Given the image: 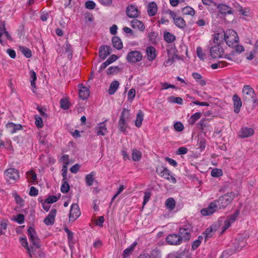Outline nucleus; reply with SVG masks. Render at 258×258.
I'll list each match as a JSON object with an SVG mask.
<instances>
[{
	"label": "nucleus",
	"mask_w": 258,
	"mask_h": 258,
	"mask_svg": "<svg viewBox=\"0 0 258 258\" xmlns=\"http://www.w3.org/2000/svg\"><path fill=\"white\" fill-rule=\"evenodd\" d=\"M242 100L244 103L252 101L253 104L257 102V99L254 90L249 85H244L242 89Z\"/></svg>",
	"instance_id": "obj_1"
},
{
	"label": "nucleus",
	"mask_w": 258,
	"mask_h": 258,
	"mask_svg": "<svg viewBox=\"0 0 258 258\" xmlns=\"http://www.w3.org/2000/svg\"><path fill=\"white\" fill-rule=\"evenodd\" d=\"M235 196L236 194L233 192L227 193L219 197L217 200L214 201V202L218 210L224 209L231 203Z\"/></svg>",
	"instance_id": "obj_2"
},
{
	"label": "nucleus",
	"mask_w": 258,
	"mask_h": 258,
	"mask_svg": "<svg viewBox=\"0 0 258 258\" xmlns=\"http://www.w3.org/2000/svg\"><path fill=\"white\" fill-rule=\"evenodd\" d=\"M224 40L227 45L229 47H234V45L237 44L239 41V37L235 31L229 29L223 32Z\"/></svg>",
	"instance_id": "obj_3"
},
{
	"label": "nucleus",
	"mask_w": 258,
	"mask_h": 258,
	"mask_svg": "<svg viewBox=\"0 0 258 258\" xmlns=\"http://www.w3.org/2000/svg\"><path fill=\"white\" fill-rule=\"evenodd\" d=\"M130 110L123 108L118 123V127L121 132H124L126 131L127 128L126 121L130 119Z\"/></svg>",
	"instance_id": "obj_4"
},
{
	"label": "nucleus",
	"mask_w": 258,
	"mask_h": 258,
	"mask_svg": "<svg viewBox=\"0 0 258 258\" xmlns=\"http://www.w3.org/2000/svg\"><path fill=\"white\" fill-rule=\"evenodd\" d=\"M5 178L10 183L15 182L19 178V172L15 168H9L5 171Z\"/></svg>",
	"instance_id": "obj_5"
},
{
	"label": "nucleus",
	"mask_w": 258,
	"mask_h": 258,
	"mask_svg": "<svg viewBox=\"0 0 258 258\" xmlns=\"http://www.w3.org/2000/svg\"><path fill=\"white\" fill-rule=\"evenodd\" d=\"M27 231L30 241L36 248H39L40 247V245L39 244L40 240L37 235L34 229L32 227H30Z\"/></svg>",
	"instance_id": "obj_6"
},
{
	"label": "nucleus",
	"mask_w": 258,
	"mask_h": 258,
	"mask_svg": "<svg viewBox=\"0 0 258 258\" xmlns=\"http://www.w3.org/2000/svg\"><path fill=\"white\" fill-rule=\"evenodd\" d=\"M142 58V54L139 51L134 50L130 52L127 56L126 59L128 61L135 63L141 60Z\"/></svg>",
	"instance_id": "obj_7"
},
{
	"label": "nucleus",
	"mask_w": 258,
	"mask_h": 258,
	"mask_svg": "<svg viewBox=\"0 0 258 258\" xmlns=\"http://www.w3.org/2000/svg\"><path fill=\"white\" fill-rule=\"evenodd\" d=\"M218 210V207L214 201L211 202L207 208L202 209L201 210V213L204 216H210Z\"/></svg>",
	"instance_id": "obj_8"
},
{
	"label": "nucleus",
	"mask_w": 258,
	"mask_h": 258,
	"mask_svg": "<svg viewBox=\"0 0 258 258\" xmlns=\"http://www.w3.org/2000/svg\"><path fill=\"white\" fill-rule=\"evenodd\" d=\"M81 215V212L77 204H73L71 207L69 221H74L76 220Z\"/></svg>",
	"instance_id": "obj_9"
},
{
	"label": "nucleus",
	"mask_w": 258,
	"mask_h": 258,
	"mask_svg": "<svg viewBox=\"0 0 258 258\" xmlns=\"http://www.w3.org/2000/svg\"><path fill=\"white\" fill-rule=\"evenodd\" d=\"M166 241L170 245H179L182 241V238L178 234H170L166 238Z\"/></svg>",
	"instance_id": "obj_10"
},
{
	"label": "nucleus",
	"mask_w": 258,
	"mask_h": 258,
	"mask_svg": "<svg viewBox=\"0 0 258 258\" xmlns=\"http://www.w3.org/2000/svg\"><path fill=\"white\" fill-rule=\"evenodd\" d=\"M223 52V49L219 44L215 45L210 49V55L213 58L221 57Z\"/></svg>",
	"instance_id": "obj_11"
},
{
	"label": "nucleus",
	"mask_w": 258,
	"mask_h": 258,
	"mask_svg": "<svg viewBox=\"0 0 258 258\" xmlns=\"http://www.w3.org/2000/svg\"><path fill=\"white\" fill-rule=\"evenodd\" d=\"M127 16L131 18H136L140 14L137 7L133 5H129L126 9Z\"/></svg>",
	"instance_id": "obj_12"
},
{
	"label": "nucleus",
	"mask_w": 258,
	"mask_h": 258,
	"mask_svg": "<svg viewBox=\"0 0 258 258\" xmlns=\"http://www.w3.org/2000/svg\"><path fill=\"white\" fill-rule=\"evenodd\" d=\"M112 48L110 46L108 45H103L99 48V57L103 60H104L108 55L110 54L112 52Z\"/></svg>",
	"instance_id": "obj_13"
},
{
	"label": "nucleus",
	"mask_w": 258,
	"mask_h": 258,
	"mask_svg": "<svg viewBox=\"0 0 258 258\" xmlns=\"http://www.w3.org/2000/svg\"><path fill=\"white\" fill-rule=\"evenodd\" d=\"M239 214V211L237 210L233 214L230 215L227 217V220L225 221V224L224 226H223L222 232H223L230 227L231 224L235 221V220L238 216Z\"/></svg>",
	"instance_id": "obj_14"
},
{
	"label": "nucleus",
	"mask_w": 258,
	"mask_h": 258,
	"mask_svg": "<svg viewBox=\"0 0 258 258\" xmlns=\"http://www.w3.org/2000/svg\"><path fill=\"white\" fill-rule=\"evenodd\" d=\"M191 228L190 225L186 226L185 227L180 228L179 229V234L182 240H188L190 238V232Z\"/></svg>",
	"instance_id": "obj_15"
},
{
	"label": "nucleus",
	"mask_w": 258,
	"mask_h": 258,
	"mask_svg": "<svg viewBox=\"0 0 258 258\" xmlns=\"http://www.w3.org/2000/svg\"><path fill=\"white\" fill-rule=\"evenodd\" d=\"M56 214V210L55 209H51L50 213L44 219V223L47 226L53 225L54 223Z\"/></svg>",
	"instance_id": "obj_16"
},
{
	"label": "nucleus",
	"mask_w": 258,
	"mask_h": 258,
	"mask_svg": "<svg viewBox=\"0 0 258 258\" xmlns=\"http://www.w3.org/2000/svg\"><path fill=\"white\" fill-rule=\"evenodd\" d=\"M156 171L160 176L167 180H170V173L167 168L163 166H158L156 167Z\"/></svg>",
	"instance_id": "obj_17"
},
{
	"label": "nucleus",
	"mask_w": 258,
	"mask_h": 258,
	"mask_svg": "<svg viewBox=\"0 0 258 258\" xmlns=\"http://www.w3.org/2000/svg\"><path fill=\"white\" fill-rule=\"evenodd\" d=\"M246 245V241L244 238L239 237L236 238L234 243V250L239 251Z\"/></svg>",
	"instance_id": "obj_18"
},
{
	"label": "nucleus",
	"mask_w": 258,
	"mask_h": 258,
	"mask_svg": "<svg viewBox=\"0 0 258 258\" xmlns=\"http://www.w3.org/2000/svg\"><path fill=\"white\" fill-rule=\"evenodd\" d=\"M217 8L219 10V12L221 14L226 15L233 14V11L232 9L225 4H219L217 6Z\"/></svg>",
	"instance_id": "obj_19"
},
{
	"label": "nucleus",
	"mask_w": 258,
	"mask_h": 258,
	"mask_svg": "<svg viewBox=\"0 0 258 258\" xmlns=\"http://www.w3.org/2000/svg\"><path fill=\"white\" fill-rule=\"evenodd\" d=\"M254 133V131L251 128L244 127L240 130L239 136L241 138H245L251 136Z\"/></svg>",
	"instance_id": "obj_20"
},
{
	"label": "nucleus",
	"mask_w": 258,
	"mask_h": 258,
	"mask_svg": "<svg viewBox=\"0 0 258 258\" xmlns=\"http://www.w3.org/2000/svg\"><path fill=\"white\" fill-rule=\"evenodd\" d=\"M232 100L234 107V111L235 113H237L239 112L242 106V101L240 98L237 94H234L233 96Z\"/></svg>",
	"instance_id": "obj_21"
},
{
	"label": "nucleus",
	"mask_w": 258,
	"mask_h": 258,
	"mask_svg": "<svg viewBox=\"0 0 258 258\" xmlns=\"http://www.w3.org/2000/svg\"><path fill=\"white\" fill-rule=\"evenodd\" d=\"M20 242L23 246H24L26 249L28 253L29 256L30 258H32V253L35 250L33 247H29L28 246V243L26 237H21L20 238Z\"/></svg>",
	"instance_id": "obj_22"
},
{
	"label": "nucleus",
	"mask_w": 258,
	"mask_h": 258,
	"mask_svg": "<svg viewBox=\"0 0 258 258\" xmlns=\"http://www.w3.org/2000/svg\"><path fill=\"white\" fill-rule=\"evenodd\" d=\"M131 26L134 29H138L141 31H144L145 27L142 21L138 19H134L131 21Z\"/></svg>",
	"instance_id": "obj_23"
},
{
	"label": "nucleus",
	"mask_w": 258,
	"mask_h": 258,
	"mask_svg": "<svg viewBox=\"0 0 258 258\" xmlns=\"http://www.w3.org/2000/svg\"><path fill=\"white\" fill-rule=\"evenodd\" d=\"M157 12V6L155 2H151L148 5V13L150 16H155Z\"/></svg>",
	"instance_id": "obj_24"
},
{
	"label": "nucleus",
	"mask_w": 258,
	"mask_h": 258,
	"mask_svg": "<svg viewBox=\"0 0 258 258\" xmlns=\"http://www.w3.org/2000/svg\"><path fill=\"white\" fill-rule=\"evenodd\" d=\"M112 43L114 48L120 50L123 47V44L120 38L117 36H113L112 38Z\"/></svg>",
	"instance_id": "obj_25"
},
{
	"label": "nucleus",
	"mask_w": 258,
	"mask_h": 258,
	"mask_svg": "<svg viewBox=\"0 0 258 258\" xmlns=\"http://www.w3.org/2000/svg\"><path fill=\"white\" fill-rule=\"evenodd\" d=\"M146 52L148 55V60H153L156 58V50L154 47H148L146 49Z\"/></svg>",
	"instance_id": "obj_26"
},
{
	"label": "nucleus",
	"mask_w": 258,
	"mask_h": 258,
	"mask_svg": "<svg viewBox=\"0 0 258 258\" xmlns=\"http://www.w3.org/2000/svg\"><path fill=\"white\" fill-rule=\"evenodd\" d=\"M90 91L86 87H82L79 91V97L83 100L86 99L89 96Z\"/></svg>",
	"instance_id": "obj_27"
},
{
	"label": "nucleus",
	"mask_w": 258,
	"mask_h": 258,
	"mask_svg": "<svg viewBox=\"0 0 258 258\" xmlns=\"http://www.w3.org/2000/svg\"><path fill=\"white\" fill-rule=\"evenodd\" d=\"M96 128L98 136H104L107 132V128L104 122H101Z\"/></svg>",
	"instance_id": "obj_28"
},
{
	"label": "nucleus",
	"mask_w": 258,
	"mask_h": 258,
	"mask_svg": "<svg viewBox=\"0 0 258 258\" xmlns=\"http://www.w3.org/2000/svg\"><path fill=\"white\" fill-rule=\"evenodd\" d=\"M173 21L175 25L179 28H184L186 26L185 21L181 17H177Z\"/></svg>",
	"instance_id": "obj_29"
},
{
	"label": "nucleus",
	"mask_w": 258,
	"mask_h": 258,
	"mask_svg": "<svg viewBox=\"0 0 258 258\" xmlns=\"http://www.w3.org/2000/svg\"><path fill=\"white\" fill-rule=\"evenodd\" d=\"M119 85V82L117 81H113L110 84V87L108 90V93L110 95L113 94L117 88H118Z\"/></svg>",
	"instance_id": "obj_30"
},
{
	"label": "nucleus",
	"mask_w": 258,
	"mask_h": 258,
	"mask_svg": "<svg viewBox=\"0 0 258 258\" xmlns=\"http://www.w3.org/2000/svg\"><path fill=\"white\" fill-rule=\"evenodd\" d=\"M95 175V172H91L89 174L86 175L85 177V181L87 185L90 186L93 184V183L94 180V176Z\"/></svg>",
	"instance_id": "obj_31"
},
{
	"label": "nucleus",
	"mask_w": 258,
	"mask_h": 258,
	"mask_svg": "<svg viewBox=\"0 0 258 258\" xmlns=\"http://www.w3.org/2000/svg\"><path fill=\"white\" fill-rule=\"evenodd\" d=\"M143 118V112L142 111L139 110L137 115L136 120L135 121V125L137 127H140L141 126Z\"/></svg>",
	"instance_id": "obj_32"
},
{
	"label": "nucleus",
	"mask_w": 258,
	"mask_h": 258,
	"mask_svg": "<svg viewBox=\"0 0 258 258\" xmlns=\"http://www.w3.org/2000/svg\"><path fill=\"white\" fill-rule=\"evenodd\" d=\"M26 174L27 179L31 183H33L37 179V174L33 170L28 171Z\"/></svg>",
	"instance_id": "obj_33"
},
{
	"label": "nucleus",
	"mask_w": 258,
	"mask_h": 258,
	"mask_svg": "<svg viewBox=\"0 0 258 258\" xmlns=\"http://www.w3.org/2000/svg\"><path fill=\"white\" fill-rule=\"evenodd\" d=\"M19 48L22 53L27 58H30L32 56V52L29 48L23 46H20Z\"/></svg>",
	"instance_id": "obj_34"
},
{
	"label": "nucleus",
	"mask_w": 258,
	"mask_h": 258,
	"mask_svg": "<svg viewBox=\"0 0 258 258\" xmlns=\"http://www.w3.org/2000/svg\"><path fill=\"white\" fill-rule=\"evenodd\" d=\"M182 13L183 15L194 16L195 14V11L193 8L189 6H186L181 10Z\"/></svg>",
	"instance_id": "obj_35"
},
{
	"label": "nucleus",
	"mask_w": 258,
	"mask_h": 258,
	"mask_svg": "<svg viewBox=\"0 0 258 258\" xmlns=\"http://www.w3.org/2000/svg\"><path fill=\"white\" fill-rule=\"evenodd\" d=\"M165 205L170 210H173L175 206V200L172 198H168L165 202Z\"/></svg>",
	"instance_id": "obj_36"
},
{
	"label": "nucleus",
	"mask_w": 258,
	"mask_h": 258,
	"mask_svg": "<svg viewBox=\"0 0 258 258\" xmlns=\"http://www.w3.org/2000/svg\"><path fill=\"white\" fill-rule=\"evenodd\" d=\"M62 182L60 190L63 194L68 193L70 189V185L67 180H62Z\"/></svg>",
	"instance_id": "obj_37"
},
{
	"label": "nucleus",
	"mask_w": 258,
	"mask_h": 258,
	"mask_svg": "<svg viewBox=\"0 0 258 258\" xmlns=\"http://www.w3.org/2000/svg\"><path fill=\"white\" fill-rule=\"evenodd\" d=\"M229 63L226 62L224 61H219L218 63H213L211 65V67L212 69H217L218 68H222L227 66Z\"/></svg>",
	"instance_id": "obj_38"
},
{
	"label": "nucleus",
	"mask_w": 258,
	"mask_h": 258,
	"mask_svg": "<svg viewBox=\"0 0 258 258\" xmlns=\"http://www.w3.org/2000/svg\"><path fill=\"white\" fill-rule=\"evenodd\" d=\"M164 38L165 40L168 43L172 42L175 40V36L169 32L165 33Z\"/></svg>",
	"instance_id": "obj_39"
},
{
	"label": "nucleus",
	"mask_w": 258,
	"mask_h": 258,
	"mask_svg": "<svg viewBox=\"0 0 258 258\" xmlns=\"http://www.w3.org/2000/svg\"><path fill=\"white\" fill-rule=\"evenodd\" d=\"M61 108L63 109H68L70 107V104L67 98H62L60 100Z\"/></svg>",
	"instance_id": "obj_40"
},
{
	"label": "nucleus",
	"mask_w": 258,
	"mask_h": 258,
	"mask_svg": "<svg viewBox=\"0 0 258 258\" xmlns=\"http://www.w3.org/2000/svg\"><path fill=\"white\" fill-rule=\"evenodd\" d=\"M215 231V230H214L211 227L207 228L205 231V232L203 233L205 237V239L206 240L208 238L211 237Z\"/></svg>",
	"instance_id": "obj_41"
},
{
	"label": "nucleus",
	"mask_w": 258,
	"mask_h": 258,
	"mask_svg": "<svg viewBox=\"0 0 258 258\" xmlns=\"http://www.w3.org/2000/svg\"><path fill=\"white\" fill-rule=\"evenodd\" d=\"M141 153L137 150H134L132 152V159L135 161H139L141 158Z\"/></svg>",
	"instance_id": "obj_42"
},
{
	"label": "nucleus",
	"mask_w": 258,
	"mask_h": 258,
	"mask_svg": "<svg viewBox=\"0 0 258 258\" xmlns=\"http://www.w3.org/2000/svg\"><path fill=\"white\" fill-rule=\"evenodd\" d=\"M201 116V113L200 112H197L192 114L190 118L189 123L191 124H194L195 122L198 120Z\"/></svg>",
	"instance_id": "obj_43"
},
{
	"label": "nucleus",
	"mask_w": 258,
	"mask_h": 258,
	"mask_svg": "<svg viewBox=\"0 0 258 258\" xmlns=\"http://www.w3.org/2000/svg\"><path fill=\"white\" fill-rule=\"evenodd\" d=\"M233 47H234V49L231 51V54H234L235 53H240L244 50L243 46L237 44L234 45Z\"/></svg>",
	"instance_id": "obj_44"
},
{
	"label": "nucleus",
	"mask_w": 258,
	"mask_h": 258,
	"mask_svg": "<svg viewBox=\"0 0 258 258\" xmlns=\"http://www.w3.org/2000/svg\"><path fill=\"white\" fill-rule=\"evenodd\" d=\"M120 71V68L118 66L110 67L107 69V74L108 75H113L117 74Z\"/></svg>",
	"instance_id": "obj_45"
},
{
	"label": "nucleus",
	"mask_w": 258,
	"mask_h": 258,
	"mask_svg": "<svg viewBox=\"0 0 258 258\" xmlns=\"http://www.w3.org/2000/svg\"><path fill=\"white\" fill-rule=\"evenodd\" d=\"M211 174L213 177H218L222 175L223 172L221 169L215 168L212 170Z\"/></svg>",
	"instance_id": "obj_46"
},
{
	"label": "nucleus",
	"mask_w": 258,
	"mask_h": 258,
	"mask_svg": "<svg viewBox=\"0 0 258 258\" xmlns=\"http://www.w3.org/2000/svg\"><path fill=\"white\" fill-rule=\"evenodd\" d=\"M64 231H66V232L68 234V239H69V245H70V246H71V245L73 244V243H74V242L72 241L73 240V233L72 232H71L67 228H64Z\"/></svg>",
	"instance_id": "obj_47"
},
{
	"label": "nucleus",
	"mask_w": 258,
	"mask_h": 258,
	"mask_svg": "<svg viewBox=\"0 0 258 258\" xmlns=\"http://www.w3.org/2000/svg\"><path fill=\"white\" fill-rule=\"evenodd\" d=\"M31 78L32 80L31 81V85L32 87H35V81L36 80L37 77L35 72L31 70L30 72Z\"/></svg>",
	"instance_id": "obj_48"
},
{
	"label": "nucleus",
	"mask_w": 258,
	"mask_h": 258,
	"mask_svg": "<svg viewBox=\"0 0 258 258\" xmlns=\"http://www.w3.org/2000/svg\"><path fill=\"white\" fill-rule=\"evenodd\" d=\"M199 148L201 151H203L206 147V140L204 138H201L199 140L198 143Z\"/></svg>",
	"instance_id": "obj_49"
},
{
	"label": "nucleus",
	"mask_w": 258,
	"mask_h": 258,
	"mask_svg": "<svg viewBox=\"0 0 258 258\" xmlns=\"http://www.w3.org/2000/svg\"><path fill=\"white\" fill-rule=\"evenodd\" d=\"M200 129L203 131L204 128L209 126V121L207 119H202L200 122Z\"/></svg>",
	"instance_id": "obj_50"
},
{
	"label": "nucleus",
	"mask_w": 258,
	"mask_h": 258,
	"mask_svg": "<svg viewBox=\"0 0 258 258\" xmlns=\"http://www.w3.org/2000/svg\"><path fill=\"white\" fill-rule=\"evenodd\" d=\"M58 199L59 198L55 196H50L45 200V202L47 203L52 204L57 202Z\"/></svg>",
	"instance_id": "obj_51"
},
{
	"label": "nucleus",
	"mask_w": 258,
	"mask_h": 258,
	"mask_svg": "<svg viewBox=\"0 0 258 258\" xmlns=\"http://www.w3.org/2000/svg\"><path fill=\"white\" fill-rule=\"evenodd\" d=\"M157 34L154 32H151L148 34V37L152 43H156Z\"/></svg>",
	"instance_id": "obj_52"
},
{
	"label": "nucleus",
	"mask_w": 258,
	"mask_h": 258,
	"mask_svg": "<svg viewBox=\"0 0 258 258\" xmlns=\"http://www.w3.org/2000/svg\"><path fill=\"white\" fill-rule=\"evenodd\" d=\"M174 127L176 131L181 132L183 130L184 126L180 122H177L174 123Z\"/></svg>",
	"instance_id": "obj_53"
},
{
	"label": "nucleus",
	"mask_w": 258,
	"mask_h": 258,
	"mask_svg": "<svg viewBox=\"0 0 258 258\" xmlns=\"http://www.w3.org/2000/svg\"><path fill=\"white\" fill-rule=\"evenodd\" d=\"M35 118L36 125L39 128L42 127L43 125V123L41 117L36 115Z\"/></svg>",
	"instance_id": "obj_54"
},
{
	"label": "nucleus",
	"mask_w": 258,
	"mask_h": 258,
	"mask_svg": "<svg viewBox=\"0 0 258 258\" xmlns=\"http://www.w3.org/2000/svg\"><path fill=\"white\" fill-rule=\"evenodd\" d=\"M96 6L95 3L92 1H88L85 3V7L87 9L93 10Z\"/></svg>",
	"instance_id": "obj_55"
},
{
	"label": "nucleus",
	"mask_w": 258,
	"mask_h": 258,
	"mask_svg": "<svg viewBox=\"0 0 258 258\" xmlns=\"http://www.w3.org/2000/svg\"><path fill=\"white\" fill-rule=\"evenodd\" d=\"M134 250V246H131L130 247L125 249L123 252V257L128 256Z\"/></svg>",
	"instance_id": "obj_56"
},
{
	"label": "nucleus",
	"mask_w": 258,
	"mask_h": 258,
	"mask_svg": "<svg viewBox=\"0 0 258 258\" xmlns=\"http://www.w3.org/2000/svg\"><path fill=\"white\" fill-rule=\"evenodd\" d=\"M223 36H224L223 34H220V33L216 34L215 36L214 37V42L215 43L219 44L220 43V38H221L222 39H224V38H223Z\"/></svg>",
	"instance_id": "obj_57"
},
{
	"label": "nucleus",
	"mask_w": 258,
	"mask_h": 258,
	"mask_svg": "<svg viewBox=\"0 0 258 258\" xmlns=\"http://www.w3.org/2000/svg\"><path fill=\"white\" fill-rule=\"evenodd\" d=\"M25 217L23 214H19L17 216V217L15 219V220L21 224L24 223Z\"/></svg>",
	"instance_id": "obj_58"
},
{
	"label": "nucleus",
	"mask_w": 258,
	"mask_h": 258,
	"mask_svg": "<svg viewBox=\"0 0 258 258\" xmlns=\"http://www.w3.org/2000/svg\"><path fill=\"white\" fill-rule=\"evenodd\" d=\"M151 197V193L149 191H145L144 193V201L143 203V206H144L149 201Z\"/></svg>",
	"instance_id": "obj_59"
},
{
	"label": "nucleus",
	"mask_w": 258,
	"mask_h": 258,
	"mask_svg": "<svg viewBox=\"0 0 258 258\" xmlns=\"http://www.w3.org/2000/svg\"><path fill=\"white\" fill-rule=\"evenodd\" d=\"M64 49L68 53V56L72 55V51L71 49V45L68 42L66 43L64 46Z\"/></svg>",
	"instance_id": "obj_60"
},
{
	"label": "nucleus",
	"mask_w": 258,
	"mask_h": 258,
	"mask_svg": "<svg viewBox=\"0 0 258 258\" xmlns=\"http://www.w3.org/2000/svg\"><path fill=\"white\" fill-rule=\"evenodd\" d=\"M197 53L198 57L202 60L204 59L205 54L203 53V50L201 47H198L197 48Z\"/></svg>",
	"instance_id": "obj_61"
},
{
	"label": "nucleus",
	"mask_w": 258,
	"mask_h": 258,
	"mask_svg": "<svg viewBox=\"0 0 258 258\" xmlns=\"http://www.w3.org/2000/svg\"><path fill=\"white\" fill-rule=\"evenodd\" d=\"M38 194V190L34 186H31L30 188L29 195L31 196H36Z\"/></svg>",
	"instance_id": "obj_62"
},
{
	"label": "nucleus",
	"mask_w": 258,
	"mask_h": 258,
	"mask_svg": "<svg viewBox=\"0 0 258 258\" xmlns=\"http://www.w3.org/2000/svg\"><path fill=\"white\" fill-rule=\"evenodd\" d=\"M187 149L185 147H180L178 148L176 154L178 155H183L185 154L187 152Z\"/></svg>",
	"instance_id": "obj_63"
},
{
	"label": "nucleus",
	"mask_w": 258,
	"mask_h": 258,
	"mask_svg": "<svg viewBox=\"0 0 258 258\" xmlns=\"http://www.w3.org/2000/svg\"><path fill=\"white\" fill-rule=\"evenodd\" d=\"M80 168V165L78 164H76L70 168V171L73 173H76L79 170Z\"/></svg>",
	"instance_id": "obj_64"
}]
</instances>
